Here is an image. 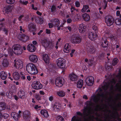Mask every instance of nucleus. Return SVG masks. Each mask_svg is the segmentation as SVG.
I'll return each mask as SVG.
<instances>
[{"label":"nucleus","mask_w":121,"mask_h":121,"mask_svg":"<svg viewBox=\"0 0 121 121\" xmlns=\"http://www.w3.org/2000/svg\"><path fill=\"white\" fill-rule=\"evenodd\" d=\"M7 3L9 4H12L14 3V0H6Z\"/></svg>","instance_id":"47"},{"label":"nucleus","mask_w":121,"mask_h":121,"mask_svg":"<svg viewBox=\"0 0 121 121\" xmlns=\"http://www.w3.org/2000/svg\"><path fill=\"white\" fill-rule=\"evenodd\" d=\"M42 57L43 59L45 62L47 63H48L49 62V58L47 55L46 54H44L43 55Z\"/></svg>","instance_id":"31"},{"label":"nucleus","mask_w":121,"mask_h":121,"mask_svg":"<svg viewBox=\"0 0 121 121\" xmlns=\"http://www.w3.org/2000/svg\"><path fill=\"white\" fill-rule=\"evenodd\" d=\"M13 66L17 69H21L23 67L22 62L20 60H14Z\"/></svg>","instance_id":"5"},{"label":"nucleus","mask_w":121,"mask_h":121,"mask_svg":"<svg viewBox=\"0 0 121 121\" xmlns=\"http://www.w3.org/2000/svg\"><path fill=\"white\" fill-rule=\"evenodd\" d=\"M12 10V6L10 5H8L4 8L3 12L7 13H8L9 12H11Z\"/></svg>","instance_id":"19"},{"label":"nucleus","mask_w":121,"mask_h":121,"mask_svg":"<svg viewBox=\"0 0 121 121\" xmlns=\"http://www.w3.org/2000/svg\"><path fill=\"white\" fill-rule=\"evenodd\" d=\"M48 25L49 26V27L50 28H51L53 27V26H55L54 25L53 23H49L48 24Z\"/></svg>","instance_id":"54"},{"label":"nucleus","mask_w":121,"mask_h":121,"mask_svg":"<svg viewBox=\"0 0 121 121\" xmlns=\"http://www.w3.org/2000/svg\"><path fill=\"white\" fill-rule=\"evenodd\" d=\"M23 114L24 115H25L27 117L30 115V112L29 111L26 110L24 112Z\"/></svg>","instance_id":"46"},{"label":"nucleus","mask_w":121,"mask_h":121,"mask_svg":"<svg viewBox=\"0 0 121 121\" xmlns=\"http://www.w3.org/2000/svg\"><path fill=\"white\" fill-rule=\"evenodd\" d=\"M83 85V81L82 79L79 80L77 82V86L78 88H81Z\"/></svg>","instance_id":"26"},{"label":"nucleus","mask_w":121,"mask_h":121,"mask_svg":"<svg viewBox=\"0 0 121 121\" xmlns=\"http://www.w3.org/2000/svg\"><path fill=\"white\" fill-rule=\"evenodd\" d=\"M102 4L104 9H105L107 6V3L106 0H103V3Z\"/></svg>","instance_id":"41"},{"label":"nucleus","mask_w":121,"mask_h":121,"mask_svg":"<svg viewBox=\"0 0 121 121\" xmlns=\"http://www.w3.org/2000/svg\"><path fill=\"white\" fill-rule=\"evenodd\" d=\"M54 96H53V95H51L49 97V100L50 101H52L54 99Z\"/></svg>","instance_id":"53"},{"label":"nucleus","mask_w":121,"mask_h":121,"mask_svg":"<svg viewBox=\"0 0 121 121\" xmlns=\"http://www.w3.org/2000/svg\"><path fill=\"white\" fill-rule=\"evenodd\" d=\"M6 95L7 96L8 98L9 99L12 98L13 96V93L12 92H7Z\"/></svg>","instance_id":"40"},{"label":"nucleus","mask_w":121,"mask_h":121,"mask_svg":"<svg viewBox=\"0 0 121 121\" xmlns=\"http://www.w3.org/2000/svg\"><path fill=\"white\" fill-rule=\"evenodd\" d=\"M12 49L14 50V52L17 55H19L22 53V49L20 45L16 44L14 45L12 47Z\"/></svg>","instance_id":"2"},{"label":"nucleus","mask_w":121,"mask_h":121,"mask_svg":"<svg viewBox=\"0 0 121 121\" xmlns=\"http://www.w3.org/2000/svg\"><path fill=\"white\" fill-rule=\"evenodd\" d=\"M51 22L52 23H53L55 27H56L57 28L58 30H60V27L63 26L61 25L59 26L60 23V21L58 19H52L51 20Z\"/></svg>","instance_id":"7"},{"label":"nucleus","mask_w":121,"mask_h":121,"mask_svg":"<svg viewBox=\"0 0 121 121\" xmlns=\"http://www.w3.org/2000/svg\"><path fill=\"white\" fill-rule=\"evenodd\" d=\"M75 50L73 49L72 50L71 52L70 53V55L71 57H72L73 56V54Z\"/></svg>","instance_id":"57"},{"label":"nucleus","mask_w":121,"mask_h":121,"mask_svg":"<svg viewBox=\"0 0 121 121\" xmlns=\"http://www.w3.org/2000/svg\"><path fill=\"white\" fill-rule=\"evenodd\" d=\"M46 33L47 34H49L51 33V31L50 30H48V29H46Z\"/></svg>","instance_id":"63"},{"label":"nucleus","mask_w":121,"mask_h":121,"mask_svg":"<svg viewBox=\"0 0 121 121\" xmlns=\"http://www.w3.org/2000/svg\"><path fill=\"white\" fill-rule=\"evenodd\" d=\"M2 64L4 67L7 66L9 65L8 61L6 59H4L2 62Z\"/></svg>","instance_id":"35"},{"label":"nucleus","mask_w":121,"mask_h":121,"mask_svg":"<svg viewBox=\"0 0 121 121\" xmlns=\"http://www.w3.org/2000/svg\"><path fill=\"white\" fill-rule=\"evenodd\" d=\"M29 58L30 60L33 62H37L38 60L37 56L35 55L31 54L29 56Z\"/></svg>","instance_id":"14"},{"label":"nucleus","mask_w":121,"mask_h":121,"mask_svg":"<svg viewBox=\"0 0 121 121\" xmlns=\"http://www.w3.org/2000/svg\"><path fill=\"white\" fill-rule=\"evenodd\" d=\"M41 114L44 117H48L49 115L48 112L46 110H43L40 112Z\"/></svg>","instance_id":"28"},{"label":"nucleus","mask_w":121,"mask_h":121,"mask_svg":"<svg viewBox=\"0 0 121 121\" xmlns=\"http://www.w3.org/2000/svg\"><path fill=\"white\" fill-rule=\"evenodd\" d=\"M76 6L77 7H79L80 6V3L79 2L76 1L75 3Z\"/></svg>","instance_id":"51"},{"label":"nucleus","mask_w":121,"mask_h":121,"mask_svg":"<svg viewBox=\"0 0 121 121\" xmlns=\"http://www.w3.org/2000/svg\"><path fill=\"white\" fill-rule=\"evenodd\" d=\"M56 120L57 121H64V119L61 116H59L57 117Z\"/></svg>","instance_id":"45"},{"label":"nucleus","mask_w":121,"mask_h":121,"mask_svg":"<svg viewBox=\"0 0 121 121\" xmlns=\"http://www.w3.org/2000/svg\"><path fill=\"white\" fill-rule=\"evenodd\" d=\"M12 70L13 72V75L14 78L16 80H18L20 78L18 73L16 71L14 70V69H13Z\"/></svg>","instance_id":"17"},{"label":"nucleus","mask_w":121,"mask_h":121,"mask_svg":"<svg viewBox=\"0 0 121 121\" xmlns=\"http://www.w3.org/2000/svg\"><path fill=\"white\" fill-rule=\"evenodd\" d=\"M3 31L4 32L5 34L7 35L8 33V31L5 28H4L3 29Z\"/></svg>","instance_id":"60"},{"label":"nucleus","mask_w":121,"mask_h":121,"mask_svg":"<svg viewBox=\"0 0 121 121\" xmlns=\"http://www.w3.org/2000/svg\"><path fill=\"white\" fill-rule=\"evenodd\" d=\"M92 28L94 30H96L97 29V28L96 26H93Z\"/></svg>","instance_id":"61"},{"label":"nucleus","mask_w":121,"mask_h":121,"mask_svg":"<svg viewBox=\"0 0 121 121\" xmlns=\"http://www.w3.org/2000/svg\"><path fill=\"white\" fill-rule=\"evenodd\" d=\"M70 80L73 81H76L78 79L77 76L74 74L73 73L69 75Z\"/></svg>","instance_id":"30"},{"label":"nucleus","mask_w":121,"mask_h":121,"mask_svg":"<svg viewBox=\"0 0 121 121\" xmlns=\"http://www.w3.org/2000/svg\"><path fill=\"white\" fill-rule=\"evenodd\" d=\"M7 108L6 105L4 102L0 103V111H2Z\"/></svg>","instance_id":"32"},{"label":"nucleus","mask_w":121,"mask_h":121,"mask_svg":"<svg viewBox=\"0 0 121 121\" xmlns=\"http://www.w3.org/2000/svg\"><path fill=\"white\" fill-rule=\"evenodd\" d=\"M31 7L34 10H37V8L36 7H34V4H32L31 5Z\"/></svg>","instance_id":"62"},{"label":"nucleus","mask_w":121,"mask_h":121,"mask_svg":"<svg viewBox=\"0 0 121 121\" xmlns=\"http://www.w3.org/2000/svg\"><path fill=\"white\" fill-rule=\"evenodd\" d=\"M57 66L61 68H63L65 67L64 60L62 58H59L56 61Z\"/></svg>","instance_id":"6"},{"label":"nucleus","mask_w":121,"mask_h":121,"mask_svg":"<svg viewBox=\"0 0 121 121\" xmlns=\"http://www.w3.org/2000/svg\"><path fill=\"white\" fill-rule=\"evenodd\" d=\"M71 121H80L77 117L74 116L72 118Z\"/></svg>","instance_id":"44"},{"label":"nucleus","mask_w":121,"mask_h":121,"mask_svg":"<svg viewBox=\"0 0 121 121\" xmlns=\"http://www.w3.org/2000/svg\"><path fill=\"white\" fill-rule=\"evenodd\" d=\"M19 2L20 4L25 5H26L28 3V1L23 0H20Z\"/></svg>","instance_id":"39"},{"label":"nucleus","mask_w":121,"mask_h":121,"mask_svg":"<svg viewBox=\"0 0 121 121\" xmlns=\"http://www.w3.org/2000/svg\"><path fill=\"white\" fill-rule=\"evenodd\" d=\"M71 11L72 13H73L75 10V8L73 6H71L70 8Z\"/></svg>","instance_id":"55"},{"label":"nucleus","mask_w":121,"mask_h":121,"mask_svg":"<svg viewBox=\"0 0 121 121\" xmlns=\"http://www.w3.org/2000/svg\"><path fill=\"white\" fill-rule=\"evenodd\" d=\"M101 91L99 92L98 94H97L96 96H93L92 97L91 101L93 100L94 102L96 103L99 100L100 98H103V95L101 94Z\"/></svg>","instance_id":"3"},{"label":"nucleus","mask_w":121,"mask_h":121,"mask_svg":"<svg viewBox=\"0 0 121 121\" xmlns=\"http://www.w3.org/2000/svg\"><path fill=\"white\" fill-rule=\"evenodd\" d=\"M65 94V92L62 90L58 91L56 92V95L57 96L60 97H64Z\"/></svg>","instance_id":"25"},{"label":"nucleus","mask_w":121,"mask_h":121,"mask_svg":"<svg viewBox=\"0 0 121 121\" xmlns=\"http://www.w3.org/2000/svg\"><path fill=\"white\" fill-rule=\"evenodd\" d=\"M27 49L28 50L31 52H34L36 48L32 44H29L27 46Z\"/></svg>","instance_id":"15"},{"label":"nucleus","mask_w":121,"mask_h":121,"mask_svg":"<svg viewBox=\"0 0 121 121\" xmlns=\"http://www.w3.org/2000/svg\"><path fill=\"white\" fill-rule=\"evenodd\" d=\"M18 95L19 97L22 99H24L26 97L25 92L23 91H19L18 93Z\"/></svg>","instance_id":"20"},{"label":"nucleus","mask_w":121,"mask_h":121,"mask_svg":"<svg viewBox=\"0 0 121 121\" xmlns=\"http://www.w3.org/2000/svg\"><path fill=\"white\" fill-rule=\"evenodd\" d=\"M97 36L94 33V32H90L88 34V37L91 40L94 41L95 38Z\"/></svg>","instance_id":"16"},{"label":"nucleus","mask_w":121,"mask_h":121,"mask_svg":"<svg viewBox=\"0 0 121 121\" xmlns=\"http://www.w3.org/2000/svg\"><path fill=\"white\" fill-rule=\"evenodd\" d=\"M64 81V79L63 78L61 77L57 78L56 80V85L57 86L61 87L63 85Z\"/></svg>","instance_id":"4"},{"label":"nucleus","mask_w":121,"mask_h":121,"mask_svg":"<svg viewBox=\"0 0 121 121\" xmlns=\"http://www.w3.org/2000/svg\"><path fill=\"white\" fill-rule=\"evenodd\" d=\"M72 20L70 18H69L67 20V23H70L72 22Z\"/></svg>","instance_id":"59"},{"label":"nucleus","mask_w":121,"mask_h":121,"mask_svg":"<svg viewBox=\"0 0 121 121\" xmlns=\"http://www.w3.org/2000/svg\"><path fill=\"white\" fill-rule=\"evenodd\" d=\"M9 115L8 114L6 113H4L3 114L2 117L4 119H7L9 117Z\"/></svg>","instance_id":"49"},{"label":"nucleus","mask_w":121,"mask_h":121,"mask_svg":"<svg viewBox=\"0 0 121 121\" xmlns=\"http://www.w3.org/2000/svg\"><path fill=\"white\" fill-rule=\"evenodd\" d=\"M102 43L101 44L103 48L107 47L108 45V43L106 38L103 37L102 39Z\"/></svg>","instance_id":"23"},{"label":"nucleus","mask_w":121,"mask_h":121,"mask_svg":"<svg viewBox=\"0 0 121 121\" xmlns=\"http://www.w3.org/2000/svg\"><path fill=\"white\" fill-rule=\"evenodd\" d=\"M94 78L92 76L87 77L86 79V82L87 85L88 86H92L93 83Z\"/></svg>","instance_id":"10"},{"label":"nucleus","mask_w":121,"mask_h":121,"mask_svg":"<svg viewBox=\"0 0 121 121\" xmlns=\"http://www.w3.org/2000/svg\"><path fill=\"white\" fill-rule=\"evenodd\" d=\"M33 87L35 89H39L42 88V85L40 82L38 81H34L32 84Z\"/></svg>","instance_id":"9"},{"label":"nucleus","mask_w":121,"mask_h":121,"mask_svg":"<svg viewBox=\"0 0 121 121\" xmlns=\"http://www.w3.org/2000/svg\"><path fill=\"white\" fill-rule=\"evenodd\" d=\"M94 61L93 60H90L88 62V64L89 66H91L93 65Z\"/></svg>","instance_id":"43"},{"label":"nucleus","mask_w":121,"mask_h":121,"mask_svg":"<svg viewBox=\"0 0 121 121\" xmlns=\"http://www.w3.org/2000/svg\"><path fill=\"white\" fill-rule=\"evenodd\" d=\"M28 28L30 31H34L36 29V26L34 23H30L29 25Z\"/></svg>","instance_id":"21"},{"label":"nucleus","mask_w":121,"mask_h":121,"mask_svg":"<svg viewBox=\"0 0 121 121\" xmlns=\"http://www.w3.org/2000/svg\"><path fill=\"white\" fill-rule=\"evenodd\" d=\"M105 22L108 26H110L113 23V19L111 16H107L105 18Z\"/></svg>","instance_id":"8"},{"label":"nucleus","mask_w":121,"mask_h":121,"mask_svg":"<svg viewBox=\"0 0 121 121\" xmlns=\"http://www.w3.org/2000/svg\"><path fill=\"white\" fill-rule=\"evenodd\" d=\"M115 23L117 25H121V19L119 18L116 19L115 20Z\"/></svg>","instance_id":"38"},{"label":"nucleus","mask_w":121,"mask_h":121,"mask_svg":"<svg viewBox=\"0 0 121 121\" xmlns=\"http://www.w3.org/2000/svg\"><path fill=\"white\" fill-rule=\"evenodd\" d=\"M118 62V59L117 58H114L112 61V64L114 65H115Z\"/></svg>","instance_id":"42"},{"label":"nucleus","mask_w":121,"mask_h":121,"mask_svg":"<svg viewBox=\"0 0 121 121\" xmlns=\"http://www.w3.org/2000/svg\"><path fill=\"white\" fill-rule=\"evenodd\" d=\"M11 115L12 117H13L14 120L16 121H18L19 119V116L20 115L17 113L15 112H12Z\"/></svg>","instance_id":"22"},{"label":"nucleus","mask_w":121,"mask_h":121,"mask_svg":"<svg viewBox=\"0 0 121 121\" xmlns=\"http://www.w3.org/2000/svg\"><path fill=\"white\" fill-rule=\"evenodd\" d=\"M7 55L6 54L4 55H3L2 54L0 53V58L2 57H7Z\"/></svg>","instance_id":"52"},{"label":"nucleus","mask_w":121,"mask_h":121,"mask_svg":"<svg viewBox=\"0 0 121 121\" xmlns=\"http://www.w3.org/2000/svg\"><path fill=\"white\" fill-rule=\"evenodd\" d=\"M82 17L83 19L86 21H89L90 19V17L89 15L86 13L83 14Z\"/></svg>","instance_id":"33"},{"label":"nucleus","mask_w":121,"mask_h":121,"mask_svg":"<svg viewBox=\"0 0 121 121\" xmlns=\"http://www.w3.org/2000/svg\"><path fill=\"white\" fill-rule=\"evenodd\" d=\"M53 107L54 110L55 111H58L61 108V105L60 103L56 102L55 103Z\"/></svg>","instance_id":"13"},{"label":"nucleus","mask_w":121,"mask_h":121,"mask_svg":"<svg viewBox=\"0 0 121 121\" xmlns=\"http://www.w3.org/2000/svg\"><path fill=\"white\" fill-rule=\"evenodd\" d=\"M70 46L68 44H66L64 47V51L65 52L68 53L70 50Z\"/></svg>","instance_id":"27"},{"label":"nucleus","mask_w":121,"mask_h":121,"mask_svg":"<svg viewBox=\"0 0 121 121\" xmlns=\"http://www.w3.org/2000/svg\"><path fill=\"white\" fill-rule=\"evenodd\" d=\"M0 77L3 80L5 79L7 77V75L4 71H3L0 73Z\"/></svg>","instance_id":"29"},{"label":"nucleus","mask_w":121,"mask_h":121,"mask_svg":"<svg viewBox=\"0 0 121 121\" xmlns=\"http://www.w3.org/2000/svg\"><path fill=\"white\" fill-rule=\"evenodd\" d=\"M41 43L45 47H50L52 45L51 42L46 39L42 40Z\"/></svg>","instance_id":"12"},{"label":"nucleus","mask_w":121,"mask_h":121,"mask_svg":"<svg viewBox=\"0 0 121 121\" xmlns=\"http://www.w3.org/2000/svg\"><path fill=\"white\" fill-rule=\"evenodd\" d=\"M27 72L32 74H36L38 73V70L36 66L32 63L28 64L26 66Z\"/></svg>","instance_id":"1"},{"label":"nucleus","mask_w":121,"mask_h":121,"mask_svg":"<svg viewBox=\"0 0 121 121\" xmlns=\"http://www.w3.org/2000/svg\"><path fill=\"white\" fill-rule=\"evenodd\" d=\"M71 41L73 44L79 43L81 42V39L79 37L76 35L73 36Z\"/></svg>","instance_id":"11"},{"label":"nucleus","mask_w":121,"mask_h":121,"mask_svg":"<svg viewBox=\"0 0 121 121\" xmlns=\"http://www.w3.org/2000/svg\"><path fill=\"white\" fill-rule=\"evenodd\" d=\"M51 9L52 12H54L55 11L56 7L55 6H52Z\"/></svg>","instance_id":"50"},{"label":"nucleus","mask_w":121,"mask_h":121,"mask_svg":"<svg viewBox=\"0 0 121 121\" xmlns=\"http://www.w3.org/2000/svg\"><path fill=\"white\" fill-rule=\"evenodd\" d=\"M36 99L38 100H40L41 99V97L39 95H36L35 96Z\"/></svg>","instance_id":"48"},{"label":"nucleus","mask_w":121,"mask_h":121,"mask_svg":"<svg viewBox=\"0 0 121 121\" xmlns=\"http://www.w3.org/2000/svg\"><path fill=\"white\" fill-rule=\"evenodd\" d=\"M76 17L75 18V20H79V14H76Z\"/></svg>","instance_id":"56"},{"label":"nucleus","mask_w":121,"mask_h":121,"mask_svg":"<svg viewBox=\"0 0 121 121\" xmlns=\"http://www.w3.org/2000/svg\"><path fill=\"white\" fill-rule=\"evenodd\" d=\"M116 15L117 16H119L120 14V12L119 10H117L116 12Z\"/></svg>","instance_id":"64"},{"label":"nucleus","mask_w":121,"mask_h":121,"mask_svg":"<svg viewBox=\"0 0 121 121\" xmlns=\"http://www.w3.org/2000/svg\"><path fill=\"white\" fill-rule=\"evenodd\" d=\"M89 6L87 5H84L83 7L81 10V11L82 12H84L89 8Z\"/></svg>","instance_id":"37"},{"label":"nucleus","mask_w":121,"mask_h":121,"mask_svg":"<svg viewBox=\"0 0 121 121\" xmlns=\"http://www.w3.org/2000/svg\"><path fill=\"white\" fill-rule=\"evenodd\" d=\"M91 104V102L90 101H87L86 102V105H87V107H88L90 106V105L89 104Z\"/></svg>","instance_id":"58"},{"label":"nucleus","mask_w":121,"mask_h":121,"mask_svg":"<svg viewBox=\"0 0 121 121\" xmlns=\"http://www.w3.org/2000/svg\"><path fill=\"white\" fill-rule=\"evenodd\" d=\"M87 51L93 54L95 51V49L94 47L92 46H89L87 48Z\"/></svg>","instance_id":"24"},{"label":"nucleus","mask_w":121,"mask_h":121,"mask_svg":"<svg viewBox=\"0 0 121 121\" xmlns=\"http://www.w3.org/2000/svg\"><path fill=\"white\" fill-rule=\"evenodd\" d=\"M86 27L84 25L81 24L79 25V30L80 33H84L86 30Z\"/></svg>","instance_id":"18"},{"label":"nucleus","mask_w":121,"mask_h":121,"mask_svg":"<svg viewBox=\"0 0 121 121\" xmlns=\"http://www.w3.org/2000/svg\"><path fill=\"white\" fill-rule=\"evenodd\" d=\"M22 38H19V39L24 41H26L28 39V37L25 35L21 36Z\"/></svg>","instance_id":"36"},{"label":"nucleus","mask_w":121,"mask_h":121,"mask_svg":"<svg viewBox=\"0 0 121 121\" xmlns=\"http://www.w3.org/2000/svg\"><path fill=\"white\" fill-rule=\"evenodd\" d=\"M115 83V81L113 79L111 82V83L109 84L108 87H110L111 90L113 89V86L114 85Z\"/></svg>","instance_id":"34"}]
</instances>
